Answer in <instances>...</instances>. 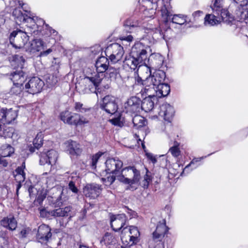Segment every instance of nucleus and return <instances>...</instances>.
Here are the masks:
<instances>
[{
  "mask_svg": "<svg viewBox=\"0 0 248 248\" xmlns=\"http://www.w3.org/2000/svg\"><path fill=\"white\" fill-rule=\"evenodd\" d=\"M211 7L213 11V14H215L217 17H219L220 13L224 10L222 8L220 3L215 2Z\"/></svg>",
  "mask_w": 248,
  "mask_h": 248,
  "instance_id": "obj_41",
  "label": "nucleus"
},
{
  "mask_svg": "<svg viewBox=\"0 0 248 248\" xmlns=\"http://www.w3.org/2000/svg\"><path fill=\"white\" fill-rule=\"evenodd\" d=\"M165 78L166 73L162 70L155 72L144 80L138 77L133 85V89L137 92L139 91L142 95L152 96L157 87L164 82Z\"/></svg>",
  "mask_w": 248,
  "mask_h": 248,
  "instance_id": "obj_1",
  "label": "nucleus"
},
{
  "mask_svg": "<svg viewBox=\"0 0 248 248\" xmlns=\"http://www.w3.org/2000/svg\"><path fill=\"white\" fill-rule=\"evenodd\" d=\"M186 16L183 15H174L171 19L173 23L183 25L186 22Z\"/></svg>",
  "mask_w": 248,
  "mask_h": 248,
  "instance_id": "obj_38",
  "label": "nucleus"
},
{
  "mask_svg": "<svg viewBox=\"0 0 248 248\" xmlns=\"http://www.w3.org/2000/svg\"><path fill=\"white\" fill-rule=\"evenodd\" d=\"M71 207L66 206L64 208H59L51 211V216L54 217H63L71 216L70 212L71 211Z\"/></svg>",
  "mask_w": 248,
  "mask_h": 248,
  "instance_id": "obj_27",
  "label": "nucleus"
},
{
  "mask_svg": "<svg viewBox=\"0 0 248 248\" xmlns=\"http://www.w3.org/2000/svg\"><path fill=\"white\" fill-rule=\"evenodd\" d=\"M5 4L9 7H13L16 5V0H6L5 1Z\"/></svg>",
  "mask_w": 248,
  "mask_h": 248,
  "instance_id": "obj_61",
  "label": "nucleus"
},
{
  "mask_svg": "<svg viewBox=\"0 0 248 248\" xmlns=\"http://www.w3.org/2000/svg\"><path fill=\"white\" fill-rule=\"evenodd\" d=\"M107 50L112 51L109 59L113 63L121 61L124 53L123 47L118 43L111 44L107 47Z\"/></svg>",
  "mask_w": 248,
  "mask_h": 248,
  "instance_id": "obj_9",
  "label": "nucleus"
},
{
  "mask_svg": "<svg viewBox=\"0 0 248 248\" xmlns=\"http://www.w3.org/2000/svg\"><path fill=\"white\" fill-rule=\"evenodd\" d=\"M110 121L114 125L121 126L122 125V122L119 118L112 119Z\"/></svg>",
  "mask_w": 248,
  "mask_h": 248,
  "instance_id": "obj_56",
  "label": "nucleus"
},
{
  "mask_svg": "<svg viewBox=\"0 0 248 248\" xmlns=\"http://www.w3.org/2000/svg\"><path fill=\"white\" fill-rule=\"evenodd\" d=\"M234 3L239 4V6H244L248 4V0H233Z\"/></svg>",
  "mask_w": 248,
  "mask_h": 248,
  "instance_id": "obj_57",
  "label": "nucleus"
},
{
  "mask_svg": "<svg viewBox=\"0 0 248 248\" xmlns=\"http://www.w3.org/2000/svg\"><path fill=\"white\" fill-rule=\"evenodd\" d=\"M101 243H104L106 245H112L115 242L114 237L110 233L107 232L103 236L102 239L100 241Z\"/></svg>",
  "mask_w": 248,
  "mask_h": 248,
  "instance_id": "obj_39",
  "label": "nucleus"
},
{
  "mask_svg": "<svg viewBox=\"0 0 248 248\" xmlns=\"http://www.w3.org/2000/svg\"><path fill=\"white\" fill-rule=\"evenodd\" d=\"M44 85V82L38 77H33L25 85L27 92L31 94L39 93Z\"/></svg>",
  "mask_w": 248,
  "mask_h": 248,
  "instance_id": "obj_8",
  "label": "nucleus"
},
{
  "mask_svg": "<svg viewBox=\"0 0 248 248\" xmlns=\"http://www.w3.org/2000/svg\"><path fill=\"white\" fill-rule=\"evenodd\" d=\"M61 120L65 124L70 125L81 126L88 124L89 121L88 119L77 113H74L68 110H65L61 113Z\"/></svg>",
  "mask_w": 248,
  "mask_h": 248,
  "instance_id": "obj_4",
  "label": "nucleus"
},
{
  "mask_svg": "<svg viewBox=\"0 0 248 248\" xmlns=\"http://www.w3.org/2000/svg\"><path fill=\"white\" fill-rule=\"evenodd\" d=\"M124 62L125 65H127L130 69L134 70L138 66L140 67L142 65L132 55L129 56V57H126Z\"/></svg>",
  "mask_w": 248,
  "mask_h": 248,
  "instance_id": "obj_30",
  "label": "nucleus"
},
{
  "mask_svg": "<svg viewBox=\"0 0 248 248\" xmlns=\"http://www.w3.org/2000/svg\"><path fill=\"white\" fill-rule=\"evenodd\" d=\"M96 71L98 72L93 77H85L84 78L83 81L89 84V90L91 92H96V88L99 86L101 82L102 78L100 77L99 73H103L106 72L109 68V63H100L95 64Z\"/></svg>",
  "mask_w": 248,
  "mask_h": 248,
  "instance_id": "obj_3",
  "label": "nucleus"
},
{
  "mask_svg": "<svg viewBox=\"0 0 248 248\" xmlns=\"http://www.w3.org/2000/svg\"><path fill=\"white\" fill-rule=\"evenodd\" d=\"M43 45V42L40 39H35L27 45L25 50L31 53H34L41 50Z\"/></svg>",
  "mask_w": 248,
  "mask_h": 248,
  "instance_id": "obj_21",
  "label": "nucleus"
},
{
  "mask_svg": "<svg viewBox=\"0 0 248 248\" xmlns=\"http://www.w3.org/2000/svg\"><path fill=\"white\" fill-rule=\"evenodd\" d=\"M126 220V217L124 214L111 215L110 216V225L113 230L115 232H118L123 228L125 229L126 227H124V226Z\"/></svg>",
  "mask_w": 248,
  "mask_h": 248,
  "instance_id": "obj_10",
  "label": "nucleus"
},
{
  "mask_svg": "<svg viewBox=\"0 0 248 248\" xmlns=\"http://www.w3.org/2000/svg\"><path fill=\"white\" fill-rule=\"evenodd\" d=\"M124 170H131L133 171L134 176L132 179H129L125 178L124 176H121L118 178V180L125 184H129L130 185L138 183L140 178V171L135 169L134 167H128L124 168Z\"/></svg>",
  "mask_w": 248,
  "mask_h": 248,
  "instance_id": "obj_15",
  "label": "nucleus"
},
{
  "mask_svg": "<svg viewBox=\"0 0 248 248\" xmlns=\"http://www.w3.org/2000/svg\"><path fill=\"white\" fill-rule=\"evenodd\" d=\"M0 224L3 227L11 231L15 230L17 227V221L13 216L4 217L0 221Z\"/></svg>",
  "mask_w": 248,
  "mask_h": 248,
  "instance_id": "obj_23",
  "label": "nucleus"
},
{
  "mask_svg": "<svg viewBox=\"0 0 248 248\" xmlns=\"http://www.w3.org/2000/svg\"><path fill=\"white\" fill-rule=\"evenodd\" d=\"M13 16L16 24L20 25L24 22L25 20V15H23L20 10L15 9L13 12Z\"/></svg>",
  "mask_w": 248,
  "mask_h": 248,
  "instance_id": "obj_32",
  "label": "nucleus"
},
{
  "mask_svg": "<svg viewBox=\"0 0 248 248\" xmlns=\"http://www.w3.org/2000/svg\"><path fill=\"white\" fill-rule=\"evenodd\" d=\"M68 187L69 189L74 193H78V189L76 186L75 183L73 181H71L69 182L68 184Z\"/></svg>",
  "mask_w": 248,
  "mask_h": 248,
  "instance_id": "obj_51",
  "label": "nucleus"
},
{
  "mask_svg": "<svg viewBox=\"0 0 248 248\" xmlns=\"http://www.w3.org/2000/svg\"><path fill=\"white\" fill-rule=\"evenodd\" d=\"M149 59L152 61V65L154 68H159L163 64V59L160 55L157 54L154 56H152L151 58Z\"/></svg>",
  "mask_w": 248,
  "mask_h": 248,
  "instance_id": "obj_34",
  "label": "nucleus"
},
{
  "mask_svg": "<svg viewBox=\"0 0 248 248\" xmlns=\"http://www.w3.org/2000/svg\"><path fill=\"white\" fill-rule=\"evenodd\" d=\"M58 82V78L54 75L50 76L46 79L47 83L50 86H55Z\"/></svg>",
  "mask_w": 248,
  "mask_h": 248,
  "instance_id": "obj_46",
  "label": "nucleus"
},
{
  "mask_svg": "<svg viewBox=\"0 0 248 248\" xmlns=\"http://www.w3.org/2000/svg\"><path fill=\"white\" fill-rule=\"evenodd\" d=\"M46 154L48 158V164L52 167L56 164L57 161L58 154L55 150H50Z\"/></svg>",
  "mask_w": 248,
  "mask_h": 248,
  "instance_id": "obj_31",
  "label": "nucleus"
},
{
  "mask_svg": "<svg viewBox=\"0 0 248 248\" xmlns=\"http://www.w3.org/2000/svg\"><path fill=\"white\" fill-rule=\"evenodd\" d=\"M16 174H18L19 175H23L25 176V173L24 171V170H23V167H18L16 170Z\"/></svg>",
  "mask_w": 248,
  "mask_h": 248,
  "instance_id": "obj_58",
  "label": "nucleus"
},
{
  "mask_svg": "<svg viewBox=\"0 0 248 248\" xmlns=\"http://www.w3.org/2000/svg\"><path fill=\"white\" fill-rule=\"evenodd\" d=\"M236 17L240 22L248 23V6L247 4L244 6H239L235 11Z\"/></svg>",
  "mask_w": 248,
  "mask_h": 248,
  "instance_id": "obj_20",
  "label": "nucleus"
},
{
  "mask_svg": "<svg viewBox=\"0 0 248 248\" xmlns=\"http://www.w3.org/2000/svg\"><path fill=\"white\" fill-rule=\"evenodd\" d=\"M148 46H145L141 43L135 44L132 47L131 55L135 58L137 61L141 64H146V62H149L150 59L147 60V49Z\"/></svg>",
  "mask_w": 248,
  "mask_h": 248,
  "instance_id": "obj_6",
  "label": "nucleus"
},
{
  "mask_svg": "<svg viewBox=\"0 0 248 248\" xmlns=\"http://www.w3.org/2000/svg\"><path fill=\"white\" fill-rule=\"evenodd\" d=\"M161 12L162 17L164 18L166 22H168L170 20V16H172L170 12L169 11L165 6L162 8Z\"/></svg>",
  "mask_w": 248,
  "mask_h": 248,
  "instance_id": "obj_44",
  "label": "nucleus"
},
{
  "mask_svg": "<svg viewBox=\"0 0 248 248\" xmlns=\"http://www.w3.org/2000/svg\"><path fill=\"white\" fill-rule=\"evenodd\" d=\"M66 151L72 156L80 155L82 152L81 145L75 141L68 140L65 143Z\"/></svg>",
  "mask_w": 248,
  "mask_h": 248,
  "instance_id": "obj_18",
  "label": "nucleus"
},
{
  "mask_svg": "<svg viewBox=\"0 0 248 248\" xmlns=\"http://www.w3.org/2000/svg\"><path fill=\"white\" fill-rule=\"evenodd\" d=\"M219 17H217L215 14L207 15L204 18V24L212 26L216 25L220 22Z\"/></svg>",
  "mask_w": 248,
  "mask_h": 248,
  "instance_id": "obj_35",
  "label": "nucleus"
},
{
  "mask_svg": "<svg viewBox=\"0 0 248 248\" xmlns=\"http://www.w3.org/2000/svg\"><path fill=\"white\" fill-rule=\"evenodd\" d=\"M102 155V153L99 152L93 156L92 161V166L93 167L96 166V164L99 158L101 157V156Z\"/></svg>",
  "mask_w": 248,
  "mask_h": 248,
  "instance_id": "obj_49",
  "label": "nucleus"
},
{
  "mask_svg": "<svg viewBox=\"0 0 248 248\" xmlns=\"http://www.w3.org/2000/svg\"><path fill=\"white\" fill-rule=\"evenodd\" d=\"M43 134L42 132L38 133L35 138L33 140V147L30 148V151L31 153L35 152V149H38L43 145Z\"/></svg>",
  "mask_w": 248,
  "mask_h": 248,
  "instance_id": "obj_29",
  "label": "nucleus"
},
{
  "mask_svg": "<svg viewBox=\"0 0 248 248\" xmlns=\"http://www.w3.org/2000/svg\"><path fill=\"white\" fill-rule=\"evenodd\" d=\"M121 39L122 40H125V41H128L129 42H130L132 41V40L133 39V37L132 35H129L127 36H124L121 37Z\"/></svg>",
  "mask_w": 248,
  "mask_h": 248,
  "instance_id": "obj_60",
  "label": "nucleus"
},
{
  "mask_svg": "<svg viewBox=\"0 0 248 248\" xmlns=\"http://www.w3.org/2000/svg\"><path fill=\"white\" fill-rule=\"evenodd\" d=\"M10 154H8V155H5L3 156H2L0 157V165H1L2 167H7L8 165V162L6 159H5L4 158L5 156H10Z\"/></svg>",
  "mask_w": 248,
  "mask_h": 248,
  "instance_id": "obj_54",
  "label": "nucleus"
},
{
  "mask_svg": "<svg viewBox=\"0 0 248 248\" xmlns=\"http://www.w3.org/2000/svg\"><path fill=\"white\" fill-rule=\"evenodd\" d=\"M107 176L102 178V180L106 183V185H111L118 177L124 176L123 173L125 170L122 169L123 162L119 159L109 158L105 162Z\"/></svg>",
  "mask_w": 248,
  "mask_h": 248,
  "instance_id": "obj_2",
  "label": "nucleus"
},
{
  "mask_svg": "<svg viewBox=\"0 0 248 248\" xmlns=\"http://www.w3.org/2000/svg\"><path fill=\"white\" fill-rule=\"evenodd\" d=\"M175 113L174 108L168 103H164L160 106L159 115L163 117L164 119L169 122H170Z\"/></svg>",
  "mask_w": 248,
  "mask_h": 248,
  "instance_id": "obj_14",
  "label": "nucleus"
},
{
  "mask_svg": "<svg viewBox=\"0 0 248 248\" xmlns=\"http://www.w3.org/2000/svg\"><path fill=\"white\" fill-rule=\"evenodd\" d=\"M53 191H55L56 194H57V196H54L52 198L53 199V201L55 202L58 205H60L59 201L61 199V195L62 194V191L60 189H58L56 188H53L52 189Z\"/></svg>",
  "mask_w": 248,
  "mask_h": 248,
  "instance_id": "obj_43",
  "label": "nucleus"
},
{
  "mask_svg": "<svg viewBox=\"0 0 248 248\" xmlns=\"http://www.w3.org/2000/svg\"><path fill=\"white\" fill-rule=\"evenodd\" d=\"M100 108L108 114H115L118 108L115 97L109 95L105 96L102 99Z\"/></svg>",
  "mask_w": 248,
  "mask_h": 248,
  "instance_id": "obj_7",
  "label": "nucleus"
},
{
  "mask_svg": "<svg viewBox=\"0 0 248 248\" xmlns=\"http://www.w3.org/2000/svg\"><path fill=\"white\" fill-rule=\"evenodd\" d=\"M75 109L76 111L80 112H85L88 110L87 108H83V104L79 102H76L75 105Z\"/></svg>",
  "mask_w": 248,
  "mask_h": 248,
  "instance_id": "obj_48",
  "label": "nucleus"
},
{
  "mask_svg": "<svg viewBox=\"0 0 248 248\" xmlns=\"http://www.w3.org/2000/svg\"><path fill=\"white\" fill-rule=\"evenodd\" d=\"M23 88V84L20 83H16V84H14L13 86L11 88L10 93L12 94L18 95L22 92Z\"/></svg>",
  "mask_w": 248,
  "mask_h": 248,
  "instance_id": "obj_40",
  "label": "nucleus"
},
{
  "mask_svg": "<svg viewBox=\"0 0 248 248\" xmlns=\"http://www.w3.org/2000/svg\"><path fill=\"white\" fill-rule=\"evenodd\" d=\"M149 173H150V172L147 169H146V173L144 177V180L143 182V187L144 188H146L148 187L149 183L152 181V177Z\"/></svg>",
  "mask_w": 248,
  "mask_h": 248,
  "instance_id": "obj_45",
  "label": "nucleus"
},
{
  "mask_svg": "<svg viewBox=\"0 0 248 248\" xmlns=\"http://www.w3.org/2000/svg\"><path fill=\"white\" fill-rule=\"evenodd\" d=\"M125 108L127 111L131 113L139 112L141 109V100L136 96H132L128 99Z\"/></svg>",
  "mask_w": 248,
  "mask_h": 248,
  "instance_id": "obj_16",
  "label": "nucleus"
},
{
  "mask_svg": "<svg viewBox=\"0 0 248 248\" xmlns=\"http://www.w3.org/2000/svg\"><path fill=\"white\" fill-rule=\"evenodd\" d=\"M17 116L16 110L12 108H1L0 107V123L3 124H9L14 121Z\"/></svg>",
  "mask_w": 248,
  "mask_h": 248,
  "instance_id": "obj_12",
  "label": "nucleus"
},
{
  "mask_svg": "<svg viewBox=\"0 0 248 248\" xmlns=\"http://www.w3.org/2000/svg\"><path fill=\"white\" fill-rule=\"evenodd\" d=\"M169 152H170L171 155L174 157L178 156L180 154V151L178 145H174L170 148Z\"/></svg>",
  "mask_w": 248,
  "mask_h": 248,
  "instance_id": "obj_47",
  "label": "nucleus"
},
{
  "mask_svg": "<svg viewBox=\"0 0 248 248\" xmlns=\"http://www.w3.org/2000/svg\"><path fill=\"white\" fill-rule=\"evenodd\" d=\"M147 158L150 159L154 164H155L156 162V159L155 157L150 153H148L146 154Z\"/></svg>",
  "mask_w": 248,
  "mask_h": 248,
  "instance_id": "obj_59",
  "label": "nucleus"
},
{
  "mask_svg": "<svg viewBox=\"0 0 248 248\" xmlns=\"http://www.w3.org/2000/svg\"><path fill=\"white\" fill-rule=\"evenodd\" d=\"M101 191V186L96 184H88L83 188L85 196L91 199H95L98 197Z\"/></svg>",
  "mask_w": 248,
  "mask_h": 248,
  "instance_id": "obj_13",
  "label": "nucleus"
},
{
  "mask_svg": "<svg viewBox=\"0 0 248 248\" xmlns=\"http://www.w3.org/2000/svg\"><path fill=\"white\" fill-rule=\"evenodd\" d=\"M10 64L14 69H22L25 62L23 57L18 55H15L9 59Z\"/></svg>",
  "mask_w": 248,
  "mask_h": 248,
  "instance_id": "obj_24",
  "label": "nucleus"
},
{
  "mask_svg": "<svg viewBox=\"0 0 248 248\" xmlns=\"http://www.w3.org/2000/svg\"><path fill=\"white\" fill-rule=\"evenodd\" d=\"M22 238H25L27 236V231L25 229H23L20 232Z\"/></svg>",
  "mask_w": 248,
  "mask_h": 248,
  "instance_id": "obj_64",
  "label": "nucleus"
},
{
  "mask_svg": "<svg viewBox=\"0 0 248 248\" xmlns=\"http://www.w3.org/2000/svg\"><path fill=\"white\" fill-rule=\"evenodd\" d=\"M168 231V228L166 225L165 221L163 222H159L155 230L153 233V238L156 242L161 241L164 237L165 234Z\"/></svg>",
  "mask_w": 248,
  "mask_h": 248,
  "instance_id": "obj_17",
  "label": "nucleus"
},
{
  "mask_svg": "<svg viewBox=\"0 0 248 248\" xmlns=\"http://www.w3.org/2000/svg\"><path fill=\"white\" fill-rule=\"evenodd\" d=\"M29 39V36L27 33L21 30L13 31L9 38L11 44L16 48L25 49Z\"/></svg>",
  "mask_w": 248,
  "mask_h": 248,
  "instance_id": "obj_5",
  "label": "nucleus"
},
{
  "mask_svg": "<svg viewBox=\"0 0 248 248\" xmlns=\"http://www.w3.org/2000/svg\"><path fill=\"white\" fill-rule=\"evenodd\" d=\"M203 14V12L201 11H197L193 13L192 16L194 18H197Z\"/></svg>",
  "mask_w": 248,
  "mask_h": 248,
  "instance_id": "obj_63",
  "label": "nucleus"
},
{
  "mask_svg": "<svg viewBox=\"0 0 248 248\" xmlns=\"http://www.w3.org/2000/svg\"><path fill=\"white\" fill-rule=\"evenodd\" d=\"M106 74L108 76L111 80H115L119 76V70L118 69L110 66L106 71Z\"/></svg>",
  "mask_w": 248,
  "mask_h": 248,
  "instance_id": "obj_37",
  "label": "nucleus"
},
{
  "mask_svg": "<svg viewBox=\"0 0 248 248\" xmlns=\"http://www.w3.org/2000/svg\"><path fill=\"white\" fill-rule=\"evenodd\" d=\"M139 26V22L137 20L132 18L127 19L124 23V33H131L134 28Z\"/></svg>",
  "mask_w": 248,
  "mask_h": 248,
  "instance_id": "obj_25",
  "label": "nucleus"
},
{
  "mask_svg": "<svg viewBox=\"0 0 248 248\" xmlns=\"http://www.w3.org/2000/svg\"><path fill=\"white\" fill-rule=\"evenodd\" d=\"M109 63V62L107 58L104 56H101L98 58L96 61L95 64L100 63Z\"/></svg>",
  "mask_w": 248,
  "mask_h": 248,
  "instance_id": "obj_53",
  "label": "nucleus"
},
{
  "mask_svg": "<svg viewBox=\"0 0 248 248\" xmlns=\"http://www.w3.org/2000/svg\"><path fill=\"white\" fill-rule=\"evenodd\" d=\"M147 96L142 101H141V109L145 112L150 111L153 109L155 105V101L157 100L155 93H153L152 96Z\"/></svg>",
  "mask_w": 248,
  "mask_h": 248,
  "instance_id": "obj_19",
  "label": "nucleus"
},
{
  "mask_svg": "<svg viewBox=\"0 0 248 248\" xmlns=\"http://www.w3.org/2000/svg\"><path fill=\"white\" fill-rule=\"evenodd\" d=\"M129 231L130 235H129V241L127 244H129V247H131L139 242L140 232L138 228L133 226L129 227Z\"/></svg>",
  "mask_w": 248,
  "mask_h": 248,
  "instance_id": "obj_22",
  "label": "nucleus"
},
{
  "mask_svg": "<svg viewBox=\"0 0 248 248\" xmlns=\"http://www.w3.org/2000/svg\"><path fill=\"white\" fill-rule=\"evenodd\" d=\"M219 19L220 22L221 21H223L224 22L227 24H230L232 23L234 19L232 16L229 12L225 9H224L219 14Z\"/></svg>",
  "mask_w": 248,
  "mask_h": 248,
  "instance_id": "obj_33",
  "label": "nucleus"
},
{
  "mask_svg": "<svg viewBox=\"0 0 248 248\" xmlns=\"http://www.w3.org/2000/svg\"><path fill=\"white\" fill-rule=\"evenodd\" d=\"M40 165H44L46 164H48V158L46 153L42 154L40 158Z\"/></svg>",
  "mask_w": 248,
  "mask_h": 248,
  "instance_id": "obj_50",
  "label": "nucleus"
},
{
  "mask_svg": "<svg viewBox=\"0 0 248 248\" xmlns=\"http://www.w3.org/2000/svg\"><path fill=\"white\" fill-rule=\"evenodd\" d=\"M51 236V229L48 225L42 224L38 227L36 234V239L38 242L46 244Z\"/></svg>",
  "mask_w": 248,
  "mask_h": 248,
  "instance_id": "obj_11",
  "label": "nucleus"
},
{
  "mask_svg": "<svg viewBox=\"0 0 248 248\" xmlns=\"http://www.w3.org/2000/svg\"><path fill=\"white\" fill-rule=\"evenodd\" d=\"M10 79L13 81L14 84L20 83L23 84L25 80V73L22 69H16L10 74Z\"/></svg>",
  "mask_w": 248,
  "mask_h": 248,
  "instance_id": "obj_26",
  "label": "nucleus"
},
{
  "mask_svg": "<svg viewBox=\"0 0 248 248\" xmlns=\"http://www.w3.org/2000/svg\"><path fill=\"white\" fill-rule=\"evenodd\" d=\"M132 122L134 124V126L136 128L141 127L145 125V119L144 118L140 115H135L133 119Z\"/></svg>",
  "mask_w": 248,
  "mask_h": 248,
  "instance_id": "obj_36",
  "label": "nucleus"
},
{
  "mask_svg": "<svg viewBox=\"0 0 248 248\" xmlns=\"http://www.w3.org/2000/svg\"><path fill=\"white\" fill-rule=\"evenodd\" d=\"M50 212L51 211H47L45 209H41L40 211V216L42 217L48 218L50 216H51Z\"/></svg>",
  "mask_w": 248,
  "mask_h": 248,
  "instance_id": "obj_52",
  "label": "nucleus"
},
{
  "mask_svg": "<svg viewBox=\"0 0 248 248\" xmlns=\"http://www.w3.org/2000/svg\"><path fill=\"white\" fill-rule=\"evenodd\" d=\"M52 52V49L51 48H49L46 51H43L41 52L40 55L41 56H47L48 54Z\"/></svg>",
  "mask_w": 248,
  "mask_h": 248,
  "instance_id": "obj_62",
  "label": "nucleus"
},
{
  "mask_svg": "<svg viewBox=\"0 0 248 248\" xmlns=\"http://www.w3.org/2000/svg\"><path fill=\"white\" fill-rule=\"evenodd\" d=\"M155 95L156 97L161 98L166 96L170 92V87L168 84L164 82L157 87L155 90Z\"/></svg>",
  "mask_w": 248,
  "mask_h": 248,
  "instance_id": "obj_28",
  "label": "nucleus"
},
{
  "mask_svg": "<svg viewBox=\"0 0 248 248\" xmlns=\"http://www.w3.org/2000/svg\"><path fill=\"white\" fill-rule=\"evenodd\" d=\"M15 180L17 183H22L25 181V176L23 174V175H19L18 174H16L15 175Z\"/></svg>",
  "mask_w": 248,
  "mask_h": 248,
  "instance_id": "obj_55",
  "label": "nucleus"
},
{
  "mask_svg": "<svg viewBox=\"0 0 248 248\" xmlns=\"http://www.w3.org/2000/svg\"><path fill=\"white\" fill-rule=\"evenodd\" d=\"M30 16H31V15H30ZM25 18V20L24 22H27L31 24L30 26L27 25L26 26H27V27L31 28L32 29L35 30L37 25L36 24L33 18L31 17L30 16L26 15Z\"/></svg>",
  "mask_w": 248,
  "mask_h": 248,
  "instance_id": "obj_42",
  "label": "nucleus"
}]
</instances>
